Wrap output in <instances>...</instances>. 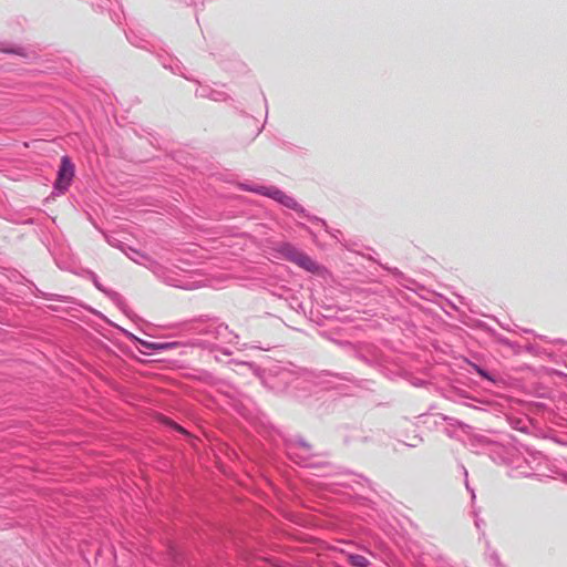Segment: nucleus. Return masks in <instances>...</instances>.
I'll list each match as a JSON object with an SVG mask.
<instances>
[{"instance_id":"1","label":"nucleus","mask_w":567,"mask_h":567,"mask_svg":"<svg viewBox=\"0 0 567 567\" xmlns=\"http://www.w3.org/2000/svg\"><path fill=\"white\" fill-rule=\"evenodd\" d=\"M74 176V165L71 163L68 156L61 158L60 169L58 172V178L55 181V188L60 192H65L71 184Z\"/></svg>"},{"instance_id":"2","label":"nucleus","mask_w":567,"mask_h":567,"mask_svg":"<svg viewBox=\"0 0 567 567\" xmlns=\"http://www.w3.org/2000/svg\"><path fill=\"white\" fill-rule=\"evenodd\" d=\"M286 256L289 260L308 271L315 272L319 269V266L309 256L292 247L286 249Z\"/></svg>"},{"instance_id":"3","label":"nucleus","mask_w":567,"mask_h":567,"mask_svg":"<svg viewBox=\"0 0 567 567\" xmlns=\"http://www.w3.org/2000/svg\"><path fill=\"white\" fill-rule=\"evenodd\" d=\"M252 192H256L258 194H261V195H265V196H268L270 198H274L275 200L288 206V207H291L295 205V200L293 198H291L290 196L286 195L284 192H281L280 189L276 188V187H266V186H260L258 188H251Z\"/></svg>"},{"instance_id":"4","label":"nucleus","mask_w":567,"mask_h":567,"mask_svg":"<svg viewBox=\"0 0 567 567\" xmlns=\"http://www.w3.org/2000/svg\"><path fill=\"white\" fill-rule=\"evenodd\" d=\"M347 560L353 567H368V565H369V560L364 556L357 555V554H348Z\"/></svg>"},{"instance_id":"5","label":"nucleus","mask_w":567,"mask_h":567,"mask_svg":"<svg viewBox=\"0 0 567 567\" xmlns=\"http://www.w3.org/2000/svg\"><path fill=\"white\" fill-rule=\"evenodd\" d=\"M142 344L147 349H164V348H166V344H163V343L142 342Z\"/></svg>"},{"instance_id":"6","label":"nucleus","mask_w":567,"mask_h":567,"mask_svg":"<svg viewBox=\"0 0 567 567\" xmlns=\"http://www.w3.org/2000/svg\"><path fill=\"white\" fill-rule=\"evenodd\" d=\"M178 431L184 432V430L181 426L174 425Z\"/></svg>"}]
</instances>
